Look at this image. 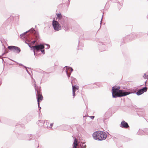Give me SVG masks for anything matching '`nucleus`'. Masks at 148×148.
I'll use <instances>...</instances> for the list:
<instances>
[{"mask_svg": "<svg viewBox=\"0 0 148 148\" xmlns=\"http://www.w3.org/2000/svg\"><path fill=\"white\" fill-rule=\"evenodd\" d=\"M120 87L119 86H115L112 87V96L113 98H116L125 96L132 93L129 91H124L123 90H119Z\"/></svg>", "mask_w": 148, "mask_h": 148, "instance_id": "obj_1", "label": "nucleus"}, {"mask_svg": "<svg viewBox=\"0 0 148 148\" xmlns=\"http://www.w3.org/2000/svg\"><path fill=\"white\" fill-rule=\"evenodd\" d=\"M92 136L95 140L102 141L104 140L106 138L107 135L104 132L99 131L94 132Z\"/></svg>", "mask_w": 148, "mask_h": 148, "instance_id": "obj_2", "label": "nucleus"}, {"mask_svg": "<svg viewBox=\"0 0 148 148\" xmlns=\"http://www.w3.org/2000/svg\"><path fill=\"white\" fill-rule=\"evenodd\" d=\"M67 17L65 16L62 17L59 20H58V22L60 24V25H61L62 26L66 29L67 28Z\"/></svg>", "mask_w": 148, "mask_h": 148, "instance_id": "obj_3", "label": "nucleus"}, {"mask_svg": "<svg viewBox=\"0 0 148 148\" xmlns=\"http://www.w3.org/2000/svg\"><path fill=\"white\" fill-rule=\"evenodd\" d=\"M71 83L72 86V90H73V98L75 96V92L76 90H78L79 87L78 86H76L75 85H74V83L75 82L76 79L73 77H71Z\"/></svg>", "mask_w": 148, "mask_h": 148, "instance_id": "obj_4", "label": "nucleus"}, {"mask_svg": "<svg viewBox=\"0 0 148 148\" xmlns=\"http://www.w3.org/2000/svg\"><path fill=\"white\" fill-rule=\"evenodd\" d=\"M52 25L55 31H58L62 29L61 26L57 21L53 20L52 21Z\"/></svg>", "mask_w": 148, "mask_h": 148, "instance_id": "obj_5", "label": "nucleus"}, {"mask_svg": "<svg viewBox=\"0 0 148 148\" xmlns=\"http://www.w3.org/2000/svg\"><path fill=\"white\" fill-rule=\"evenodd\" d=\"M8 48L9 50L18 53H19L21 51L20 48L16 46H8Z\"/></svg>", "mask_w": 148, "mask_h": 148, "instance_id": "obj_6", "label": "nucleus"}, {"mask_svg": "<svg viewBox=\"0 0 148 148\" xmlns=\"http://www.w3.org/2000/svg\"><path fill=\"white\" fill-rule=\"evenodd\" d=\"M33 49L36 50V52H38L39 50L40 49H42L44 48L45 47L44 45L42 44H40L37 45L33 46L32 47Z\"/></svg>", "mask_w": 148, "mask_h": 148, "instance_id": "obj_7", "label": "nucleus"}, {"mask_svg": "<svg viewBox=\"0 0 148 148\" xmlns=\"http://www.w3.org/2000/svg\"><path fill=\"white\" fill-rule=\"evenodd\" d=\"M65 67L66 68L65 69V72L68 77H69L70 76L71 73L73 71V69L71 67H67L66 66H65Z\"/></svg>", "mask_w": 148, "mask_h": 148, "instance_id": "obj_8", "label": "nucleus"}, {"mask_svg": "<svg viewBox=\"0 0 148 148\" xmlns=\"http://www.w3.org/2000/svg\"><path fill=\"white\" fill-rule=\"evenodd\" d=\"M147 87H145L138 90L136 92V94L138 95H140L144 92H146L147 90Z\"/></svg>", "mask_w": 148, "mask_h": 148, "instance_id": "obj_9", "label": "nucleus"}, {"mask_svg": "<svg viewBox=\"0 0 148 148\" xmlns=\"http://www.w3.org/2000/svg\"><path fill=\"white\" fill-rule=\"evenodd\" d=\"M37 102L38 105V108L39 109V110L40 111V110L41 109V107L39 106V100L42 101V100L43 97L41 94H37Z\"/></svg>", "mask_w": 148, "mask_h": 148, "instance_id": "obj_10", "label": "nucleus"}, {"mask_svg": "<svg viewBox=\"0 0 148 148\" xmlns=\"http://www.w3.org/2000/svg\"><path fill=\"white\" fill-rule=\"evenodd\" d=\"M120 126L122 128H127L129 127L128 123L125 121H122L120 125Z\"/></svg>", "mask_w": 148, "mask_h": 148, "instance_id": "obj_11", "label": "nucleus"}, {"mask_svg": "<svg viewBox=\"0 0 148 148\" xmlns=\"http://www.w3.org/2000/svg\"><path fill=\"white\" fill-rule=\"evenodd\" d=\"M34 87L35 88V90L36 91V96H37V94H41L40 92L39 91V90L37 88V87L36 86V83L34 79Z\"/></svg>", "mask_w": 148, "mask_h": 148, "instance_id": "obj_12", "label": "nucleus"}, {"mask_svg": "<svg viewBox=\"0 0 148 148\" xmlns=\"http://www.w3.org/2000/svg\"><path fill=\"white\" fill-rule=\"evenodd\" d=\"M28 32V31H26L24 32V33L21 34L20 35L21 38L22 39H23L27 38V36L26 35V34Z\"/></svg>", "mask_w": 148, "mask_h": 148, "instance_id": "obj_13", "label": "nucleus"}, {"mask_svg": "<svg viewBox=\"0 0 148 148\" xmlns=\"http://www.w3.org/2000/svg\"><path fill=\"white\" fill-rule=\"evenodd\" d=\"M73 148H77V140L76 138H75L74 140V141L73 143Z\"/></svg>", "mask_w": 148, "mask_h": 148, "instance_id": "obj_14", "label": "nucleus"}, {"mask_svg": "<svg viewBox=\"0 0 148 148\" xmlns=\"http://www.w3.org/2000/svg\"><path fill=\"white\" fill-rule=\"evenodd\" d=\"M45 122V121L43 120H40L38 121V124L39 125H44Z\"/></svg>", "mask_w": 148, "mask_h": 148, "instance_id": "obj_15", "label": "nucleus"}, {"mask_svg": "<svg viewBox=\"0 0 148 148\" xmlns=\"http://www.w3.org/2000/svg\"><path fill=\"white\" fill-rule=\"evenodd\" d=\"M56 15L58 20H59L62 17L65 16H62L60 13L57 14Z\"/></svg>", "mask_w": 148, "mask_h": 148, "instance_id": "obj_16", "label": "nucleus"}, {"mask_svg": "<svg viewBox=\"0 0 148 148\" xmlns=\"http://www.w3.org/2000/svg\"><path fill=\"white\" fill-rule=\"evenodd\" d=\"M49 123L48 122L47 120L45 121V122L44 125V126L46 127H49Z\"/></svg>", "mask_w": 148, "mask_h": 148, "instance_id": "obj_17", "label": "nucleus"}, {"mask_svg": "<svg viewBox=\"0 0 148 148\" xmlns=\"http://www.w3.org/2000/svg\"><path fill=\"white\" fill-rule=\"evenodd\" d=\"M79 145L80 146L83 147L84 148H86V145L85 144V143L84 142L82 143L81 142V143H80Z\"/></svg>", "mask_w": 148, "mask_h": 148, "instance_id": "obj_18", "label": "nucleus"}, {"mask_svg": "<svg viewBox=\"0 0 148 148\" xmlns=\"http://www.w3.org/2000/svg\"><path fill=\"white\" fill-rule=\"evenodd\" d=\"M147 76L148 75L146 73H145L144 74V75L143 76V77L144 78L147 79Z\"/></svg>", "mask_w": 148, "mask_h": 148, "instance_id": "obj_19", "label": "nucleus"}, {"mask_svg": "<svg viewBox=\"0 0 148 148\" xmlns=\"http://www.w3.org/2000/svg\"><path fill=\"white\" fill-rule=\"evenodd\" d=\"M41 51H40L42 52V53H43V54H45V50L44 49H40Z\"/></svg>", "mask_w": 148, "mask_h": 148, "instance_id": "obj_20", "label": "nucleus"}, {"mask_svg": "<svg viewBox=\"0 0 148 148\" xmlns=\"http://www.w3.org/2000/svg\"><path fill=\"white\" fill-rule=\"evenodd\" d=\"M53 125V123L50 124V126L49 127V128H51L52 127Z\"/></svg>", "mask_w": 148, "mask_h": 148, "instance_id": "obj_21", "label": "nucleus"}, {"mask_svg": "<svg viewBox=\"0 0 148 148\" xmlns=\"http://www.w3.org/2000/svg\"><path fill=\"white\" fill-rule=\"evenodd\" d=\"M29 31L31 32H33L34 31V29L32 28V29H31L29 30Z\"/></svg>", "mask_w": 148, "mask_h": 148, "instance_id": "obj_22", "label": "nucleus"}, {"mask_svg": "<svg viewBox=\"0 0 148 148\" xmlns=\"http://www.w3.org/2000/svg\"><path fill=\"white\" fill-rule=\"evenodd\" d=\"M46 45L47 46V48L46 49H48L50 47V46L48 44H46Z\"/></svg>", "mask_w": 148, "mask_h": 148, "instance_id": "obj_23", "label": "nucleus"}, {"mask_svg": "<svg viewBox=\"0 0 148 148\" xmlns=\"http://www.w3.org/2000/svg\"><path fill=\"white\" fill-rule=\"evenodd\" d=\"M24 67L26 69V71H27V72L28 73V74H30V73L29 72V71H28L27 69V67H26V66H24Z\"/></svg>", "mask_w": 148, "mask_h": 148, "instance_id": "obj_24", "label": "nucleus"}, {"mask_svg": "<svg viewBox=\"0 0 148 148\" xmlns=\"http://www.w3.org/2000/svg\"><path fill=\"white\" fill-rule=\"evenodd\" d=\"M90 118L92 119H93L94 117L95 116H90Z\"/></svg>", "mask_w": 148, "mask_h": 148, "instance_id": "obj_25", "label": "nucleus"}, {"mask_svg": "<svg viewBox=\"0 0 148 148\" xmlns=\"http://www.w3.org/2000/svg\"><path fill=\"white\" fill-rule=\"evenodd\" d=\"M35 42H36L35 40H33L32 42V43L33 44H34Z\"/></svg>", "mask_w": 148, "mask_h": 148, "instance_id": "obj_26", "label": "nucleus"}, {"mask_svg": "<svg viewBox=\"0 0 148 148\" xmlns=\"http://www.w3.org/2000/svg\"><path fill=\"white\" fill-rule=\"evenodd\" d=\"M33 50H34V55L35 56H36V54L35 53V50H34V49H33Z\"/></svg>", "mask_w": 148, "mask_h": 148, "instance_id": "obj_27", "label": "nucleus"}, {"mask_svg": "<svg viewBox=\"0 0 148 148\" xmlns=\"http://www.w3.org/2000/svg\"><path fill=\"white\" fill-rule=\"evenodd\" d=\"M28 45L29 47L30 48H31V46L30 45L29 43H28Z\"/></svg>", "mask_w": 148, "mask_h": 148, "instance_id": "obj_28", "label": "nucleus"}, {"mask_svg": "<svg viewBox=\"0 0 148 148\" xmlns=\"http://www.w3.org/2000/svg\"><path fill=\"white\" fill-rule=\"evenodd\" d=\"M19 64V65H20L22 66H24V67L25 66H23V65L22 64Z\"/></svg>", "mask_w": 148, "mask_h": 148, "instance_id": "obj_29", "label": "nucleus"}, {"mask_svg": "<svg viewBox=\"0 0 148 148\" xmlns=\"http://www.w3.org/2000/svg\"><path fill=\"white\" fill-rule=\"evenodd\" d=\"M25 43L27 44L28 45V44L29 43L28 42H27L26 41L25 42Z\"/></svg>", "mask_w": 148, "mask_h": 148, "instance_id": "obj_30", "label": "nucleus"}, {"mask_svg": "<svg viewBox=\"0 0 148 148\" xmlns=\"http://www.w3.org/2000/svg\"><path fill=\"white\" fill-rule=\"evenodd\" d=\"M25 43L27 44L28 45V44L29 43L28 42H27L26 41L25 42Z\"/></svg>", "mask_w": 148, "mask_h": 148, "instance_id": "obj_31", "label": "nucleus"}, {"mask_svg": "<svg viewBox=\"0 0 148 148\" xmlns=\"http://www.w3.org/2000/svg\"><path fill=\"white\" fill-rule=\"evenodd\" d=\"M102 18L101 19V23H100V24H101V23Z\"/></svg>", "mask_w": 148, "mask_h": 148, "instance_id": "obj_32", "label": "nucleus"}, {"mask_svg": "<svg viewBox=\"0 0 148 148\" xmlns=\"http://www.w3.org/2000/svg\"><path fill=\"white\" fill-rule=\"evenodd\" d=\"M4 54V53H3V54H2L1 56H0V57H1V56H3V55Z\"/></svg>", "mask_w": 148, "mask_h": 148, "instance_id": "obj_33", "label": "nucleus"}, {"mask_svg": "<svg viewBox=\"0 0 148 148\" xmlns=\"http://www.w3.org/2000/svg\"><path fill=\"white\" fill-rule=\"evenodd\" d=\"M79 148H84V147L80 146V147H79Z\"/></svg>", "mask_w": 148, "mask_h": 148, "instance_id": "obj_34", "label": "nucleus"}, {"mask_svg": "<svg viewBox=\"0 0 148 148\" xmlns=\"http://www.w3.org/2000/svg\"><path fill=\"white\" fill-rule=\"evenodd\" d=\"M68 1H70V0H69Z\"/></svg>", "mask_w": 148, "mask_h": 148, "instance_id": "obj_35", "label": "nucleus"}]
</instances>
